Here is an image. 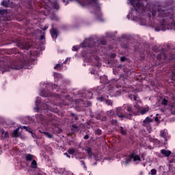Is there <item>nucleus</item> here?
Returning <instances> with one entry per match:
<instances>
[{
  "label": "nucleus",
  "instance_id": "nucleus-39",
  "mask_svg": "<svg viewBox=\"0 0 175 175\" xmlns=\"http://www.w3.org/2000/svg\"><path fill=\"white\" fill-rule=\"evenodd\" d=\"M118 122L117 121V120H114V119H112L111 121V125H114L115 126H117Z\"/></svg>",
  "mask_w": 175,
  "mask_h": 175
},
{
  "label": "nucleus",
  "instance_id": "nucleus-28",
  "mask_svg": "<svg viewBox=\"0 0 175 175\" xmlns=\"http://www.w3.org/2000/svg\"><path fill=\"white\" fill-rule=\"evenodd\" d=\"M85 151L87 154H88L89 157H92V148L88 147Z\"/></svg>",
  "mask_w": 175,
  "mask_h": 175
},
{
  "label": "nucleus",
  "instance_id": "nucleus-40",
  "mask_svg": "<svg viewBox=\"0 0 175 175\" xmlns=\"http://www.w3.org/2000/svg\"><path fill=\"white\" fill-rule=\"evenodd\" d=\"M57 118L53 113H51V122H54V121H56Z\"/></svg>",
  "mask_w": 175,
  "mask_h": 175
},
{
  "label": "nucleus",
  "instance_id": "nucleus-10",
  "mask_svg": "<svg viewBox=\"0 0 175 175\" xmlns=\"http://www.w3.org/2000/svg\"><path fill=\"white\" fill-rule=\"evenodd\" d=\"M46 88L47 91H49V94H51V92H53V90H56V88H58V85L49 83L46 85Z\"/></svg>",
  "mask_w": 175,
  "mask_h": 175
},
{
  "label": "nucleus",
  "instance_id": "nucleus-45",
  "mask_svg": "<svg viewBox=\"0 0 175 175\" xmlns=\"http://www.w3.org/2000/svg\"><path fill=\"white\" fill-rule=\"evenodd\" d=\"M150 173L152 175H155V174H157V170L155 169H152L150 170Z\"/></svg>",
  "mask_w": 175,
  "mask_h": 175
},
{
  "label": "nucleus",
  "instance_id": "nucleus-18",
  "mask_svg": "<svg viewBox=\"0 0 175 175\" xmlns=\"http://www.w3.org/2000/svg\"><path fill=\"white\" fill-rule=\"evenodd\" d=\"M167 133L165 130H163L160 132V136L161 137H163L164 139L165 142H167Z\"/></svg>",
  "mask_w": 175,
  "mask_h": 175
},
{
  "label": "nucleus",
  "instance_id": "nucleus-31",
  "mask_svg": "<svg viewBox=\"0 0 175 175\" xmlns=\"http://www.w3.org/2000/svg\"><path fill=\"white\" fill-rule=\"evenodd\" d=\"M121 47H122V49H131V45H129L128 42L122 43Z\"/></svg>",
  "mask_w": 175,
  "mask_h": 175
},
{
  "label": "nucleus",
  "instance_id": "nucleus-46",
  "mask_svg": "<svg viewBox=\"0 0 175 175\" xmlns=\"http://www.w3.org/2000/svg\"><path fill=\"white\" fill-rule=\"evenodd\" d=\"M34 175H46V173L42 172V171H39L38 172H37L36 174Z\"/></svg>",
  "mask_w": 175,
  "mask_h": 175
},
{
  "label": "nucleus",
  "instance_id": "nucleus-6",
  "mask_svg": "<svg viewBox=\"0 0 175 175\" xmlns=\"http://www.w3.org/2000/svg\"><path fill=\"white\" fill-rule=\"evenodd\" d=\"M124 106L122 108L118 107L116 109V114L119 117V118H127L128 120H131L132 118V111H126L127 113H124Z\"/></svg>",
  "mask_w": 175,
  "mask_h": 175
},
{
  "label": "nucleus",
  "instance_id": "nucleus-32",
  "mask_svg": "<svg viewBox=\"0 0 175 175\" xmlns=\"http://www.w3.org/2000/svg\"><path fill=\"white\" fill-rule=\"evenodd\" d=\"M120 133H121V135H122L123 136H126L127 133L126 131L124 130V127L120 126Z\"/></svg>",
  "mask_w": 175,
  "mask_h": 175
},
{
  "label": "nucleus",
  "instance_id": "nucleus-55",
  "mask_svg": "<svg viewBox=\"0 0 175 175\" xmlns=\"http://www.w3.org/2000/svg\"><path fill=\"white\" fill-rule=\"evenodd\" d=\"M44 39H46V37L44 36V35L40 36V40H44Z\"/></svg>",
  "mask_w": 175,
  "mask_h": 175
},
{
  "label": "nucleus",
  "instance_id": "nucleus-15",
  "mask_svg": "<svg viewBox=\"0 0 175 175\" xmlns=\"http://www.w3.org/2000/svg\"><path fill=\"white\" fill-rule=\"evenodd\" d=\"M160 152L161 154H162V155H163V157H166L167 158H168V157H170V155H172V151L166 150L165 149L161 150Z\"/></svg>",
  "mask_w": 175,
  "mask_h": 175
},
{
  "label": "nucleus",
  "instance_id": "nucleus-38",
  "mask_svg": "<svg viewBox=\"0 0 175 175\" xmlns=\"http://www.w3.org/2000/svg\"><path fill=\"white\" fill-rule=\"evenodd\" d=\"M92 3H94V5H96L98 9H100V6L98 5V0H90Z\"/></svg>",
  "mask_w": 175,
  "mask_h": 175
},
{
  "label": "nucleus",
  "instance_id": "nucleus-52",
  "mask_svg": "<svg viewBox=\"0 0 175 175\" xmlns=\"http://www.w3.org/2000/svg\"><path fill=\"white\" fill-rule=\"evenodd\" d=\"M59 8V6L58 5V4L57 3L54 4V9H55L56 10H58Z\"/></svg>",
  "mask_w": 175,
  "mask_h": 175
},
{
  "label": "nucleus",
  "instance_id": "nucleus-9",
  "mask_svg": "<svg viewBox=\"0 0 175 175\" xmlns=\"http://www.w3.org/2000/svg\"><path fill=\"white\" fill-rule=\"evenodd\" d=\"M157 59H163L164 61V62H169L172 61V59H173L174 56L172 54L170 55H167L166 53H162L157 55Z\"/></svg>",
  "mask_w": 175,
  "mask_h": 175
},
{
  "label": "nucleus",
  "instance_id": "nucleus-43",
  "mask_svg": "<svg viewBox=\"0 0 175 175\" xmlns=\"http://www.w3.org/2000/svg\"><path fill=\"white\" fill-rule=\"evenodd\" d=\"M72 50V51H79V46L77 45L73 46Z\"/></svg>",
  "mask_w": 175,
  "mask_h": 175
},
{
  "label": "nucleus",
  "instance_id": "nucleus-42",
  "mask_svg": "<svg viewBox=\"0 0 175 175\" xmlns=\"http://www.w3.org/2000/svg\"><path fill=\"white\" fill-rule=\"evenodd\" d=\"M167 100L166 98H164L161 101V105H164V106H166L167 105Z\"/></svg>",
  "mask_w": 175,
  "mask_h": 175
},
{
  "label": "nucleus",
  "instance_id": "nucleus-44",
  "mask_svg": "<svg viewBox=\"0 0 175 175\" xmlns=\"http://www.w3.org/2000/svg\"><path fill=\"white\" fill-rule=\"evenodd\" d=\"M98 100H100V102H105L106 98H105V97H103V96H100L98 98Z\"/></svg>",
  "mask_w": 175,
  "mask_h": 175
},
{
  "label": "nucleus",
  "instance_id": "nucleus-8",
  "mask_svg": "<svg viewBox=\"0 0 175 175\" xmlns=\"http://www.w3.org/2000/svg\"><path fill=\"white\" fill-rule=\"evenodd\" d=\"M152 122H154V118H152V115L150 116H147L144 121L142 122V126L144 128H146L149 132L152 131Z\"/></svg>",
  "mask_w": 175,
  "mask_h": 175
},
{
  "label": "nucleus",
  "instance_id": "nucleus-41",
  "mask_svg": "<svg viewBox=\"0 0 175 175\" xmlns=\"http://www.w3.org/2000/svg\"><path fill=\"white\" fill-rule=\"evenodd\" d=\"M54 77H57V79H61V74L57 73V72H54L53 73Z\"/></svg>",
  "mask_w": 175,
  "mask_h": 175
},
{
  "label": "nucleus",
  "instance_id": "nucleus-30",
  "mask_svg": "<svg viewBox=\"0 0 175 175\" xmlns=\"http://www.w3.org/2000/svg\"><path fill=\"white\" fill-rule=\"evenodd\" d=\"M8 13V10H0V14L1 16V20L3 18V17L5 16V14Z\"/></svg>",
  "mask_w": 175,
  "mask_h": 175
},
{
  "label": "nucleus",
  "instance_id": "nucleus-21",
  "mask_svg": "<svg viewBox=\"0 0 175 175\" xmlns=\"http://www.w3.org/2000/svg\"><path fill=\"white\" fill-rule=\"evenodd\" d=\"M33 155H32L31 154H25V160L27 162H31V161H33Z\"/></svg>",
  "mask_w": 175,
  "mask_h": 175
},
{
  "label": "nucleus",
  "instance_id": "nucleus-19",
  "mask_svg": "<svg viewBox=\"0 0 175 175\" xmlns=\"http://www.w3.org/2000/svg\"><path fill=\"white\" fill-rule=\"evenodd\" d=\"M82 47H89V49H91V47H93V45H92L91 43H90L88 40H86L83 42Z\"/></svg>",
  "mask_w": 175,
  "mask_h": 175
},
{
  "label": "nucleus",
  "instance_id": "nucleus-16",
  "mask_svg": "<svg viewBox=\"0 0 175 175\" xmlns=\"http://www.w3.org/2000/svg\"><path fill=\"white\" fill-rule=\"evenodd\" d=\"M100 83H101V84H109V79H107V76L104 75L100 77Z\"/></svg>",
  "mask_w": 175,
  "mask_h": 175
},
{
  "label": "nucleus",
  "instance_id": "nucleus-4",
  "mask_svg": "<svg viewBox=\"0 0 175 175\" xmlns=\"http://www.w3.org/2000/svg\"><path fill=\"white\" fill-rule=\"evenodd\" d=\"M13 43L19 47V49H21V50L28 51L29 49V44L23 40L21 37L14 36L12 37V40H8L5 42V44H13Z\"/></svg>",
  "mask_w": 175,
  "mask_h": 175
},
{
  "label": "nucleus",
  "instance_id": "nucleus-14",
  "mask_svg": "<svg viewBox=\"0 0 175 175\" xmlns=\"http://www.w3.org/2000/svg\"><path fill=\"white\" fill-rule=\"evenodd\" d=\"M154 30L156 32H159V31H166V25L164 24H159L154 28Z\"/></svg>",
  "mask_w": 175,
  "mask_h": 175
},
{
  "label": "nucleus",
  "instance_id": "nucleus-27",
  "mask_svg": "<svg viewBox=\"0 0 175 175\" xmlns=\"http://www.w3.org/2000/svg\"><path fill=\"white\" fill-rule=\"evenodd\" d=\"M85 94L87 99H92V95H94L92 92L88 90Z\"/></svg>",
  "mask_w": 175,
  "mask_h": 175
},
{
  "label": "nucleus",
  "instance_id": "nucleus-57",
  "mask_svg": "<svg viewBox=\"0 0 175 175\" xmlns=\"http://www.w3.org/2000/svg\"><path fill=\"white\" fill-rule=\"evenodd\" d=\"M97 20H98L99 21H103V18H102V16H97Z\"/></svg>",
  "mask_w": 175,
  "mask_h": 175
},
{
  "label": "nucleus",
  "instance_id": "nucleus-11",
  "mask_svg": "<svg viewBox=\"0 0 175 175\" xmlns=\"http://www.w3.org/2000/svg\"><path fill=\"white\" fill-rule=\"evenodd\" d=\"M50 32L53 39H57V38H58L59 31H58L57 29L54 28L53 26L52 27V29H51Z\"/></svg>",
  "mask_w": 175,
  "mask_h": 175
},
{
  "label": "nucleus",
  "instance_id": "nucleus-26",
  "mask_svg": "<svg viewBox=\"0 0 175 175\" xmlns=\"http://www.w3.org/2000/svg\"><path fill=\"white\" fill-rule=\"evenodd\" d=\"M40 103H42V98L37 97L36 100V109H39V105H40Z\"/></svg>",
  "mask_w": 175,
  "mask_h": 175
},
{
  "label": "nucleus",
  "instance_id": "nucleus-56",
  "mask_svg": "<svg viewBox=\"0 0 175 175\" xmlns=\"http://www.w3.org/2000/svg\"><path fill=\"white\" fill-rule=\"evenodd\" d=\"M121 87H122V83H118L116 85V88H121Z\"/></svg>",
  "mask_w": 175,
  "mask_h": 175
},
{
  "label": "nucleus",
  "instance_id": "nucleus-53",
  "mask_svg": "<svg viewBox=\"0 0 175 175\" xmlns=\"http://www.w3.org/2000/svg\"><path fill=\"white\" fill-rule=\"evenodd\" d=\"M21 129H25L26 131H29L28 129H29V128H28L27 126H21Z\"/></svg>",
  "mask_w": 175,
  "mask_h": 175
},
{
  "label": "nucleus",
  "instance_id": "nucleus-17",
  "mask_svg": "<svg viewBox=\"0 0 175 175\" xmlns=\"http://www.w3.org/2000/svg\"><path fill=\"white\" fill-rule=\"evenodd\" d=\"M12 19H13V16H12L8 12L5 14V16H3L2 18L3 21H12Z\"/></svg>",
  "mask_w": 175,
  "mask_h": 175
},
{
  "label": "nucleus",
  "instance_id": "nucleus-50",
  "mask_svg": "<svg viewBox=\"0 0 175 175\" xmlns=\"http://www.w3.org/2000/svg\"><path fill=\"white\" fill-rule=\"evenodd\" d=\"M100 44H101L103 46H106L107 42H106V40H101V41H100Z\"/></svg>",
  "mask_w": 175,
  "mask_h": 175
},
{
  "label": "nucleus",
  "instance_id": "nucleus-59",
  "mask_svg": "<svg viewBox=\"0 0 175 175\" xmlns=\"http://www.w3.org/2000/svg\"><path fill=\"white\" fill-rule=\"evenodd\" d=\"M4 137H9V133L8 131L4 133Z\"/></svg>",
  "mask_w": 175,
  "mask_h": 175
},
{
  "label": "nucleus",
  "instance_id": "nucleus-51",
  "mask_svg": "<svg viewBox=\"0 0 175 175\" xmlns=\"http://www.w3.org/2000/svg\"><path fill=\"white\" fill-rule=\"evenodd\" d=\"M108 113H109L110 116H114V111L113 109H111Z\"/></svg>",
  "mask_w": 175,
  "mask_h": 175
},
{
  "label": "nucleus",
  "instance_id": "nucleus-1",
  "mask_svg": "<svg viewBox=\"0 0 175 175\" xmlns=\"http://www.w3.org/2000/svg\"><path fill=\"white\" fill-rule=\"evenodd\" d=\"M10 54H14L16 58L12 59L9 62L8 66L12 69L20 70V69H27L29 66H32L35 62V58L32 57V54H30L29 57H24L18 52V50L16 48H13L9 50Z\"/></svg>",
  "mask_w": 175,
  "mask_h": 175
},
{
  "label": "nucleus",
  "instance_id": "nucleus-37",
  "mask_svg": "<svg viewBox=\"0 0 175 175\" xmlns=\"http://www.w3.org/2000/svg\"><path fill=\"white\" fill-rule=\"evenodd\" d=\"M105 102L108 106H113V101H111V100L105 99Z\"/></svg>",
  "mask_w": 175,
  "mask_h": 175
},
{
  "label": "nucleus",
  "instance_id": "nucleus-47",
  "mask_svg": "<svg viewBox=\"0 0 175 175\" xmlns=\"http://www.w3.org/2000/svg\"><path fill=\"white\" fill-rule=\"evenodd\" d=\"M154 121H155L156 124H159V118L158 117L154 118Z\"/></svg>",
  "mask_w": 175,
  "mask_h": 175
},
{
  "label": "nucleus",
  "instance_id": "nucleus-49",
  "mask_svg": "<svg viewBox=\"0 0 175 175\" xmlns=\"http://www.w3.org/2000/svg\"><path fill=\"white\" fill-rule=\"evenodd\" d=\"M63 174H70V172H67L66 170L64 169Z\"/></svg>",
  "mask_w": 175,
  "mask_h": 175
},
{
  "label": "nucleus",
  "instance_id": "nucleus-5",
  "mask_svg": "<svg viewBox=\"0 0 175 175\" xmlns=\"http://www.w3.org/2000/svg\"><path fill=\"white\" fill-rule=\"evenodd\" d=\"M129 1L131 5L134 8L131 10L132 13H133V12H136L137 14H140L146 12V5H144V1L143 0Z\"/></svg>",
  "mask_w": 175,
  "mask_h": 175
},
{
  "label": "nucleus",
  "instance_id": "nucleus-20",
  "mask_svg": "<svg viewBox=\"0 0 175 175\" xmlns=\"http://www.w3.org/2000/svg\"><path fill=\"white\" fill-rule=\"evenodd\" d=\"M54 69H55V70H58L59 72H61V71H62V69H64V64H57L54 67Z\"/></svg>",
  "mask_w": 175,
  "mask_h": 175
},
{
  "label": "nucleus",
  "instance_id": "nucleus-2",
  "mask_svg": "<svg viewBox=\"0 0 175 175\" xmlns=\"http://www.w3.org/2000/svg\"><path fill=\"white\" fill-rule=\"evenodd\" d=\"M149 17H155L157 13L158 14L159 17H162L163 21L167 25L170 27H175V14H174V8H170L167 10H163L162 8L157 9L155 6H150L149 8Z\"/></svg>",
  "mask_w": 175,
  "mask_h": 175
},
{
  "label": "nucleus",
  "instance_id": "nucleus-63",
  "mask_svg": "<svg viewBox=\"0 0 175 175\" xmlns=\"http://www.w3.org/2000/svg\"><path fill=\"white\" fill-rule=\"evenodd\" d=\"M40 96H44V98H46V96H48V95H44V94L43 95L42 93H41Z\"/></svg>",
  "mask_w": 175,
  "mask_h": 175
},
{
  "label": "nucleus",
  "instance_id": "nucleus-62",
  "mask_svg": "<svg viewBox=\"0 0 175 175\" xmlns=\"http://www.w3.org/2000/svg\"><path fill=\"white\" fill-rule=\"evenodd\" d=\"M118 69H121V68H122V64H119L118 66Z\"/></svg>",
  "mask_w": 175,
  "mask_h": 175
},
{
  "label": "nucleus",
  "instance_id": "nucleus-23",
  "mask_svg": "<svg viewBox=\"0 0 175 175\" xmlns=\"http://www.w3.org/2000/svg\"><path fill=\"white\" fill-rule=\"evenodd\" d=\"M62 132V129H59V127L58 126H55L53 128V133L55 134V135H58L59 133H61Z\"/></svg>",
  "mask_w": 175,
  "mask_h": 175
},
{
  "label": "nucleus",
  "instance_id": "nucleus-35",
  "mask_svg": "<svg viewBox=\"0 0 175 175\" xmlns=\"http://www.w3.org/2000/svg\"><path fill=\"white\" fill-rule=\"evenodd\" d=\"M68 152L70 155H73L75 152H76V150H75V148H70L68 150Z\"/></svg>",
  "mask_w": 175,
  "mask_h": 175
},
{
  "label": "nucleus",
  "instance_id": "nucleus-61",
  "mask_svg": "<svg viewBox=\"0 0 175 175\" xmlns=\"http://www.w3.org/2000/svg\"><path fill=\"white\" fill-rule=\"evenodd\" d=\"M111 57L112 58H116V57H117V55L116 53H112Z\"/></svg>",
  "mask_w": 175,
  "mask_h": 175
},
{
  "label": "nucleus",
  "instance_id": "nucleus-60",
  "mask_svg": "<svg viewBox=\"0 0 175 175\" xmlns=\"http://www.w3.org/2000/svg\"><path fill=\"white\" fill-rule=\"evenodd\" d=\"M64 155H66L67 158H70V155H69L67 152L64 153Z\"/></svg>",
  "mask_w": 175,
  "mask_h": 175
},
{
  "label": "nucleus",
  "instance_id": "nucleus-3",
  "mask_svg": "<svg viewBox=\"0 0 175 175\" xmlns=\"http://www.w3.org/2000/svg\"><path fill=\"white\" fill-rule=\"evenodd\" d=\"M129 99L131 100H133L134 104L132 107L129 104H124L123 105V109H125L126 111H131V116H144V114H147L148 111H150V107H141L139 103H142L140 100V98L137 97L136 95H129Z\"/></svg>",
  "mask_w": 175,
  "mask_h": 175
},
{
  "label": "nucleus",
  "instance_id": "nucleus-24",
  "mask_svg": "<svg viewBox=\"0 0 175 175\" xmlns=\"http://www.w3.org/2000/svg\"><path fill=\"white\" fill-rule=\"evenodd\" d=\"M18 131H20V128H17L13 131L12 133L13 137H18V136H20V133H18Z\"/></svg>",
  "mask_w": 175,
  "mask_h": 175
},
{
  "label": "nucleus",
  "instance_id": "nucleus-7",
  "mask_svg": "<svg viewBox=\"0 0 175 175\" xmlns=\"http://www.w3.org/2000/svg\"><path fill=\"white\" fill-rule=\"evenodd\" d=\"M137 161H139V162L142 161L140 156L137 154L136 152H132L126 157L125 159V163L126 165H129L131 162H137Z\"/></svg>",
  "mask_w": 175,
  "mask_h": 175
},
{
  "label": "nucleus",
  "instance_id": "nucleus-58",
  "mask_svg": "<svg viewBox=\"0 0 175 175\" xmlns=\"http://www.w3.org/2000/svg\"><path fill=\"white\" fill-rule=\"evenodd\" d=\"M83 139H84L85 140H87L88 139H90V135H85L83 137Z\"/></svg>",
  "mask_w": 175,
  "mask_h": 175
},
{
  "label": "nucleus",
  "instance_id": "nucleus-54",
  "mask_svg": "<svg viewBox=\"0 0 175 175\" xmlns=\"http://www.w3.org/2000/svg\"><path fill=\"white\" fill-rule=\"evenodd\" d=\"M81 166H83V167H86L85 162H84V161H81Z\"/></svg>",
  "mask_w": 175,
  "mask_h": 175
},
{
  "label": "nucleus",
  "instance_id": "nucleus-29",
  "mask_svg": "<svg viewBox=\"0 0 175 175\" xmlns=\"http://www.w3.org/2000/svg\"><path fill=\"white\" fill-rule=\"evenodd\" d=\"M31 167L33 169H36L38 167V163L36 162V160H33L31 163Z\"/></svg>",
  "mask_w": 175,
  "mask_h": 175
},
{
  "label": "nucleus",
  "instance_id": "nucleus-33",
  "mask_svg": "<svg viewBox=\"0 0 175 175\" xmlns=\"http://www.w3.org/2000/svg\"><path fill=\"white\" fill-rule=\"evenodd\" d=\"M70 116L72 117V120H75V121H78L79 116L76 115L75 113H71Z\"/></svg>",
  "mask_w": 175,
  "mask_h": 175
},
{
  "label": "nucleus",
  "instance_id": "nucleus-48",
  "mask_svg": "<svg viewBox=\"0 0 175 175\" xmlns=\"http://www.w3.org/2000/svg\"><path fill=\"white\" fill-rule=\"evenodd\" d=\"M121 62H124V61H126V57L125 56H123L120 57Z\"/></svg>",
  "mask_w": 175,
  "mask_h": 175
},
{
  "label": "nucleus",
  "instance_id": "nucleus-36",
  "mask_svg": "<svg viewBox=\"0 0 175 175\" xmlns=\"http://www.w3.org/2000/svg\"><path fill=\"white\" fill-rule=\"evenodd\" d=\"M95 135H97V136H100L102 135V130L100 129H98L95 131Z\"/></svg>",
  "mask_w": 175,
  "mask_h": 175
},
{
  "label": "nucleus",
  "instance_id": "nucleus-25",
  "mask_svg": "<svg viewBox=\"0 0 175 175\" xmlns=\"http://www.w3.org/2000/svg\"><path fill=\"white\" fill-rule=\"evenodd\" d=\"M95 116H96V120H102V118H103V120L106 121V117L103 118L102 116V112L96 113Z\"/></svg>",
  "mask_w": 175,
  "mask_h": 175
},
{
  "label": "nucleus",
  "instance_id": "nucleus-22",
  "mask_svg": "<svg viewBox=\"0 0 175 175\" xmlns=\"http://www.w3.org/2000/svg\"><path fill=\"white\" fill-rule=\"evenodd\" d=\"M40 133H43L44 136H46V137H49V139H53V135H51L49 132L42 131V130H39Z\"/></svg>",
  "mask_w": 175,
  "mask_h": 175
},
{
  "label": "nucleus",
  "instance_id": "nucleus-64",
  "mask_svg": "<svg viewBox=\"0 0 175 175\" xmlns=\"http://www.w3.org/2000/svg\"><path fill=\"white\" fill-rule=\"evenodd\" d=\"M47 28H49V27H44L43 30L46 31V29H47Z\"/></svg>",
  "mask_w": 175,
  "mask_h": 175
},
{
  "label": "nucleus",
  "instance_id": "nucleus-13",
  "mask_svg": "<svg viewBox=\"0 0 175 175\" xmlns=\"http://www.w3.org/2000/svg\"><path fill=\"white\" fill-rule=\"evenodd\" d=\"M1 5L4 8H10L13 5V0H5L1 2Z\"/></svg>",
  "mask_w": 175,
  "mask_h": 175
},
{
  "label": "nucleus",
  "instance_id": "nucleus-34",
  "mask_svg": "<svg viewBox=\"0 0 175 175\" xmlns=\"http://www.w3.org/2000/svg\"><path fill=\"white\" fill-rule=\"evenodd\" d=\"M71 129L73 131V132H79V127L75 124H72Z\"/></svg>",
  "mask_w": 175,
  "mask_h": 175
},
{
  "label": "nucleus",
  "instance_id": "nucleus-12",
  "mask_svg": "<svg viewBox=\"0 0 175 175\" xmlns=\"http://www.w3.org/2000/svg\"><path fill=\"white\" fill-rule=\"evenodd\" d=\"M4 72H8V65L6 62L0 61V73L3 74Z\"/></svg>",
  "mask_w": 175,
  "mask_h": 175
}]
</instances>
